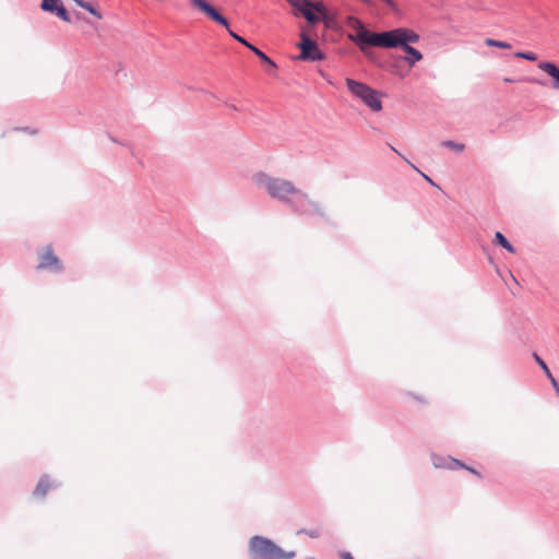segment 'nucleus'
Instances as JSON below:
<instances>
[{"label":"nucleus","instance_id":"f257e3e1","mask_svg":"<svg viewBox=\"0 0 559 559\" xmlns=\"http://www.w3.org/2000/svg\"><path fill=\"white\" fill-rule=\"evenodd\" d=\"M253 181L271 199L288 205L295 213L301 215H324L320 205L312 201L306 192L299 190L290 180L272 177L261 171L253 176Z\"/></svg>","mask_w":559,"mask_h":559},{"label":"nucleus","instance_id":"f03ea898","mask_svg":"<svg viewBox=\"0 0 559 559\" xmlns=\"http://www.w3.org/2000/svg\"><path fill=\"white\" fill-rule=\"evenodd\" d=\"M347 25L356 31L355 34H349L348 38L355 43L362 52L369 47L390 48V45L393 43L394 29L380 33L370 32L356 16H349L347 19Z\"/></svg>","mask_w":559,"mask_h":559},{"label":"nucleus","instance_id":"7ed1b4c3","mask_svg":"<svg viewBox=\"0 0 559 559\" xmlns=\"http://www.w3.org/2000/svg\"><path fill=\"white\" fill-rule=\"evenodd\" d=\"M190 4L204 13L209 19L213 22L222 25L228 31V34L238 43L250 49L262 62L270 64L272 68H276V64L258 47L250 44L246 38L238 35L234 31L229 28L228 20L221 14L212 4H210L206 0H190Z\"/></svg>","mask_w":559,"mask_h":559},{"label":"nucleus","instance_id":"20e7f679","mask_svg":"<svg viewBox=\"0 0 559 559\" xmlns=\"http://www.w3.org/2000/svg\"><path fill=\"white\" fill-rule=\"evenodd\" d=\"M251 559H294L295 551H285L272 539L263 536H252L249 540Z\"/></svg>","mask_w":559,"mask_h":559},{"label":"nucleus","instance_id":"39448f33","mask_svg":"<svg viewBox=\"0 0 559 559\" xmlns=\"http://www.w3.org/2000/svg\"><path fill=\"white\" fill-rule=\"evenodd\" d=\"M419 39L420 36L415 31L407 27H397L394 28L393 43L390 48H401L407 55L404 58L405 61L409 66H414L423 59V53L409 44H417Z\"/></svg>","mask_w":559,"mask_h":559},{"label":"nucleus","instance_id":"423d86ee","mask_svg":"<svg viewBox=\"0 0 559 559\" xmlns=\"http://www.w3.org/2000/svg\"><path fill=\"white\" fill-rule=\"evenodd\" d=\"M346 86L348 91L355 97L359 98L370 110L380 111L382 109V102L376 90L362 82L349 78L346 79Z\"/></svg>","mask_w":559,"mask_h":559},{"label":"nucleus","instance_id":"0eeeda50","mask_svg":"<svg viewBox=\"0 0 559 559\" xmlns=\"http://www.w3.org/2000/svg\"><path fill=\"white\" fill-rule=\"evenodd\" d=\"M300 60L305 61H319L324 59V53L320 51L318 44L311 39L306 32L300 33Z\"/></svg>","mask_w":559,"mask_h":559},{"label":"nucleus","instance_id":"6e6552de","mask_svg":"<svg viewBox=\"0 0 559 559\" xmlns=\"http://www.w3.org/2000/svg\"><path fill=\"white\" fill-rule=\"evenodd\" d=\"M40 9L44 12H48L50 14H55L63 22H71V16L67 9L64 8L61 0H41Z\"/></svg>","mask_w":559,"mask_h":559},{"label":"nucleus","instance_id":"1a4fd4ad","mask_svg":"<svg viewBox=\"0 0 559 559\" xmlns=\"http://www.w3.org/2000/svg\"><path fill=\"white\" fill-rule=\"evenodd\" d=\"M431 460H432L433 466L437 468H449V469L466 468L464 463H462L461 461L455 460L453 457H450V456L443 457V456L433 454L431 456ZM467 469L474 474H477V472L473 468L467 467Z\"/></svg>","mask_w":559,"mask_h":559},{"label":"nucleus","instance_id":"9d476101","mask_svg":"<svg viewBox=\"0 0 559 559\" xmlns=\"http://www.w3.org/2000/svg\"><path fill=\"white\" fill-rule=\"evenodd\" d=\"M298 13H300L309 24L316 25L320 17L314 14L313 12H310L305 8L306 2L308 0H286Z\"/></svg>","mask_w":559,"mask_h":559},{"label":"nucleus","instance_id":"9b49d317","mask_svg":"<svg viewBox=\"0 0 559 559\" xmlns=\"http://www.w3.org/2000/svg\"><path fill=\"white\" fill-rule=\"evenodd\" d=\"M538 68L552 79V88L559 90V67L554 62L542 61L538 63Z\"/></svg>","mask_w":559,"mask_h":559},{"label":"nucleus","instance_id":"f8f14e48","mask_svg":"<svg viewBox=\"0 0 559 559\" xmlns=\"http://www.w3.org/2000/svg\"><path fill=\"white\" fill-rule=\"evenodd\" d=\"M51 266H55V270L57 272H60L62 270L59 259L53 254L51 248L48 247L46 253L41 255L40 263L37 267L49 269Z\"/></svg>","mask_w":559,"mask_h":559},{"label":"nucleus","instance_id":"ddd939ff","mask_svg":"<svg viewBox=\"0 0 559 559\" xmlns=\"http://www.w3.org/2000/svg\"><path fill=\"white\" fill-rule=\"evenodd\" d=\"M305 8L309 10L310 12H313L317 14L320 20H326L328 19V10L323 2L321 1H311L308 0L306 2Z\"/></svg>","mask_w":559,"mask_h":559},{"label":"nucleus","instance_id":"4468645a","mask_svg":"<svg viewBox=\"0 0 559 559\" xmlns=\"http://www.w3.org/2000/svg\"><path fill=\"white\" fill-rule=\"evenodd\" d=\"M50 487V480L47 475L40 477L36 488L34 489L33 495L35 497L44 498Z\"/></svg>","mask_w":559,"mask_h":559},{"label":"nucleus","instance_id":"2eb2a0df","mask_svg":"<svg viewBox=\"0 0 559 559\" xmlns=\"http://www.w3.org/2000/svg\"><path fill=\"white\" fill-rule=\"evenodd\" d=\"M495 241L501 246L502 248H504L507 251L511 252V253H514L515 252V248L510 243V241L504 237V235L500 231H497L495 234Z\"/></svg>","mask_w":559,"mask_h":559},{"label":"nucleus","instance_id":"dca6fc26","mask_svg":"<svg viewBox=\"0 0 559 559\" xmlns=\"http://www.w3.org/2000/svg\"><path fill=\"white\" fill-rule=\"evenodd\" d=\"M441 145L443 147H448L450 150H453L457 153L462 152L464 150V144L454 142L452 140H445L441 142Z\"/></svg>","mask_w":559,"mask_h":559},{"label":"nucleus","instance_id":"f3484780","mask_svg":"<svg viewBox=\"0 0 559 559\" xmlns=\"http://www.w3.org/2000/svg\"><path fill=\"white\" fill-rule=\"evenodd\" d=\"M79 7H81L82 9H85L86 11H88L91 14H93L97 19H102L100 13L90 2L82 0V1H80Z\"/></svg>","mask_w":559,"mask_h":559},{"label":"nucleus","instance_id":"a211bd4d","mask_svg":"<svg viewBox=\"0 0 559 559\" xmlns=\"http://www.w3.org/2000/svg\"><path fill=\"white\" fill-rule=\"evenodd\" d=\"M486 45L489 47L511 48V45L509 43L491 38L486 39Z\"/></svg>","mask_w":559,"mask_h":559},{"label":"nucleus","instance_id":"6ab92c4d","mask_svg":"<svg viewBox=\"0 0 559 559\" xmlns=\"http://www.w3.org/2000/svg\"><path fill=\"white\" fill-rule=\"evenodd\" d=\"M534 357H535L537 364L540 366V368L545 371L547 378L551 381V378H554V376L551 374L546 362L537 354H534Z\"/></svg>","mask_w":559,"mask_h":559},{"label":"nucleus","instance_id":"aec40b11","mask_svg":"<svg viewBox=\"0 0 559 559\" xmlns=\"http://www.w3.org/2000/svg\"><path fill=\"white\" fill-rule=\"evenodd\" d=\"M516 58L525 59L528 61H535L537 60V55L531 51H520L515 53Z\"/></svg>","mask_w":559,"mask_h":559},{"label":"nucleus","instance_id":"412c9836","mask_svg":"<svg viewBox=\"0 0 559 559\" xmlns=\"http://www.w3.org/2000/svg\"><path fill=\"white\" fill-rule=\"evenodd\" d=\"M551 385H552V388L555 389L556 393L559 396V383H558V381L555 378H551Z\"/></svg>","mask_w":559,"mask_h":559},{"label":"nucleus","instance_id":"4be33fe9","mask_svg":"<svg viewBox=\"0 0 559 559\" xmlns=\"http://www.w3.org/2000/svg\"><path fill=\"white\" fill-rule=\"evenodd\" d=\"M391 150L393 152H395L399 156H401L403 159H405V162H407L414 169L417 170V168L411 162H408L404 156H402V154L395 147L391 146Z\"/></svg>","mask_w":559,"mask_h":559},{"label":"nucleus","instance_id":"5701e85b","mask_svg":"<svg viewBox=\"0 0 559 559\" xmlns=\"http://www.w3.org/2000/svg\"><path fill=\"white\" fill-rule=\"evenodd\" d=\"M342 559H354V557L348 551H344L341 554Z\"/></svg>","mask_w":559,"mask_h":559},{"label":"nucleus","instance_id":"b1692460","mask_svg":"<svg viewBox=\"0 0 559 559\" xmlns=\"http://www.w3.org/2000/svg\"><path fill=\"white\" fill-rule=\"evenodd\" d=\"M230 108L234 110H242L243 109L241 106H237L235 104L230 105Z\"/></svg>","mask_w":559,"mask_h":559},{"label":"nucleus","instance_id":"393cba45","mask_svg":"<svg viewBox=\"0 0 559 559\" xmlns=\"http://www.w3.org/2000/svg\"><path fill=\"white\" fill-rule=\"evenodd\" d=\"M423 176H424V178H425L428 182H430L431 185H435V182H433V181H432L428 176H426V175H424V174H423Z\"/></svg>","mask_w":559,"mask_h":559},{"label":"nucleus","instance_id":"a878e982","mask_svg":"<svg viewBox=\"0 0 559 559\" xmlns=\"http://www.w3.org/2000/svg\"><path fill=\"white\" fill-rule=\"evenodd\" d=\"M309 535H310V537H317L318 533L317 532H310Z\"/></svg>","mask_w":559,"mask_h":559},{"label":"nucleus","instance_id":"bb28decb","mask_svg":"<svg viewBox=\"0 0 559 559\" xmlns=\"http://www.w3.org/2000/svg\"><path fill=\"white\" fill-rule=\"evenodd\" d=\"M308 559H314V558H308Z\"/></svg>","mask_w":559,"mask_h":559}]
</instances>
